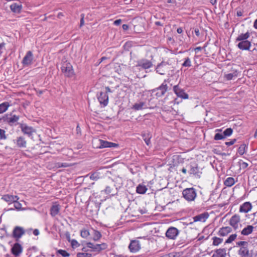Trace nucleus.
Returning <instances> with one entry per match:
<instances>
[{
  "instance_id": "obj_61",
  "label": "nucleus",
  "mask_w": 257,
  "mask_h": 257,
  "mask_svg": "<svg viewBox=\"0 0 257 257\" xmlns=\"http://www.w3.org/2000/svg\"><path fill=\"white\" fill-rule=\"evenodd\" d=\"M5 44L4 43H2L0 44V54L2 53V50L5 47Z\"/></svg>"
},
{
  "instance_id": "obj_64",
  "label": "nucleus",
  "mask_w": 257,
  "mask_h": 257,
  "mask_svg": "<svg viewBox=\"0 0 257 257\" xmlns=\"http://www.w3.org/2000/svg\"><path fill=\"white\" fill-rule=\"evenodd\" d=\"M253 27L255 29H257V19L255 20L254 22Z\"/></svg>"
},
{
  "instance_id": "obj_31",
  "label": "nucleus",
  "mask_w": 257,
  "mask_h": 257,
  "mask_svg": "<svg viewBox=\"0 0 257 257\" xmlns=\"http://www.w3.org/2000/svg\"><path fill=\"white\" fill-rule=\"evenodd\" d=\"M148 188L145 185L139 184L136 188V192L139 194H144L146 192Z\"/></svg>"
},
{
  "instance_id": "obj_56",
  "label": "nucleus",
  "mask_w": 257,
  "mask_h": 257,
  "mask_svg": "<svg viewBox=\"0 0 257 257\" xmlns=\"http://www.w3.org/2000/svg\"><path fill=\"white\" fill-rule=\"evenodd\" d=\"M118 146V145L115 143L110 142L108 148H115Z\"/></svg>"
},
{
  "instance_id": "obj_7",
  "label": "nucleus",
  "mask_w": 257,
  "mask_h": 257,
  "mask_svg": "<svg viewBox=\"0 0 257 257\" xmlns=\"http://www.w3.org/2000/svg\"><path fill=\"white\" fill-rule=\"evenodd\" d=\"M173 90L175 94L177 97L181 98L182 99H188L189 97L188 94H187L184 90L181 88L179 85H176L173 86Z\"/></svg>"
},
{
  "instance_id": "obj_25",
  "label": "nucleus",
  "mask_w": 257,
  "mask_h": 257,
  "mask_svg": "<svg viewBox=\"0 0 257 257\" xmlns=\"http://www.w3.org/2000/svg\"><path fill=\"white\" fill-rule=\"evenodd\" d=\"M232 229L229 226L222 227L219 229L218 234L221 236H225L230 233Z\"/></svg>"
},
{
  "instance_id": "obj_60",
  "label": "nucleus",
  "mask_w": 257,
  "mask_h": 257,
  "mask_svg": "<svg viewBox=\"0 0 257 257\" xmlns=\"http://www.w3.org/2000/svg\"><path fill=\"white\" fill-rule=\"evenodd\" d=\"M33 234L35 235H38L39 234V231L38 229H35L33 231Z\"/></svg>"
},
{
  "instance_id": "obj_17",
  "label": "nucleus",
  "mask_w": 257,
  "mask_h": 257,
  "mask_svg": "<svg viewBox=\"0 0 257 257\" xmlns=\"http://www.w3.org/2000/svg\"><path fill=\"white\" fill-rule=\"evenodd\" d=\"M98 100L101 104H103V106L107 105L108 102V96L106 93L100 92L98 96Z\"/></svg>"
},
{
  "instance_id": "obj_27",
  "label": "nucleus",
  "mask_w": 257,
  "mask_h": 257,
  "mask_svg": "<svg viewBox=\"0 0 257 257\" xmlns=\"http://www.w3.org/2000/svg\"><path fill=\"white\" fill-rule=\"evenodd\" d=\"M17 146L19 148H26L27 146V141L23 137H18L16 140Z\"/></svg>"
},
{
  "instance_id": "obj_11",
  "label": "nucleus",
  "mask_w": 257,
  "mask_h": 257,
  "mask_svg": "<svg viewBox=\"0 0 257 257\" xmlns=\"http://www.w3.org/2000/svg\"><path fill=\"white\" fill-rule=\"evenodd\" d=\"M179 233V231L177 228L170 227L167 229L166 232V236L169 239H175Z\"/></svg>"
},
{
  "instance_id": "obj_24",
  "label": "nucleus",
  "mask_w": 257,
  "mask_h": 257,
  "mask_svg": "<svg viewBox=\"0 0 257 257\" xmlns=\"http://www.w3.org/2000/svg\"><path fill=\"white\" fill-rule=\"evenodd\" d=\"M61 209V206L59 204H54L50 208V214L52 216L54 217L58 215Z\"/></svg>"
},
{
  "instance_id": "obj_51",
  "label": "nucleus",
  "mask_w": 257,
  "mask_h": 257,
  "mask_svg": "<svg viewBox=\"0 0 257 257\" xmlns=\"http://www.w3.org/2000/svg\"><path fill=\"white\" fill-rule=\"evenodd\" d=\"M71 244L72 247H77L80 245L79 243L75 239H72L71 240Z\"/></svg>"
},
{
  "instance_id": "obj_22",
  "label": "nucleus",
  "mask_w": 257,
  "mask_h": 257,
  "mask_svg": "<svg viewBox=\"0 0 257 257\" xmlns=\"http://www.w3.org/2000/svg\"><path fill=\"white\" fill-rule=\"evenodd\" d=\"M252 208V205L249 202H246L240 205L239 208V212L243 213H247Z\"/></svg>"
},
{
  "instance_id": "obj_15",
  "label": "nucleus",
  "mask_w": 257,
  "mask_h": 257,
  "mask_svg": "<svg viewBox=\"0 0 257 257\" xmlns=\"http://www.w3.org/2000/svg\"><path fill=\"white\" fill-rule=\"evenodd\" d=\"M128 248L131 252L135 253L138 252L141 249V245L139 240H131Z\"/></svg>"
},
{
  "instance_id": "obj_43",
  "label": "nucleus",
  "mask_w": 257,
  "mask_h": 257,
  "mask_svg": "<svg viewBox=\"0 0 257 257\" xmlns=\"http://www.w3.org/2000/svg\"><path fill=\"white\" fill-rule=\"evenodd\" d=\"M184 62L182 64V66L189 67L191 66V61L189 58L187 57L184 59Z\"/></svg>"
},
{
  "instance_id": "obj_13",
  "label": "nucleus",
  "mask_w": 257,
  "mask_h": 257,
  "mask_svg": "<svg viewBox=\"0 0 257 257\" xmlns=\"http://www.w3.org/2000/svg\"><path fill=\"white\" fill-rule=\"evenodd\" d=\"M87 247L92 248L93 251L99 252L102 250L105 249L107 245L105 243L94 244L91 242H87Z\"/></svg>"
},
{
  "instance_id": "obj_18",
  "label": "nucleus",
  "mask_w": 257,
  "mask_h": 257,
  "mask_svg": "<svg viewBox=\"0 0 257 257\" xmlns=\"http://www.w3.org/2000/svg\"><path fill=\"white\" fill-rule=\"evenodd\" d=\"M148 108L146 102L144 101H139L135 103L132 107V109L138 111Z\"/></svg>"
},
{
  "instance_id": "obj_19",
  "label": "nucleus",
  "mask_w": 257,
  "mask_h": 257,
  "mask_svg": "<svg viewBox=\"0 0 257 257\" xmlns=\"http://www.w3.org/2000/svg\"><path fill=\"white\" fill-rule=\"evenodd\" d=\"M2 199L9 203H12L16 202V201H18L19 198L17 196L6 194L3 195Z\"/></svg>"
},
{
  "instance_id": "obj_39",
  "label": "nucleus",
  "mask_w": 257,
  "mask_h": 257,
  "mask_svg": "<svg viewBox=\"0 0 257 257\" xmlns=\"http://www.w3.org/2000/svg\"><path fill=\"white\" fill-rule=\"evenodd\" d=\"M237 237L236 234H232L230 235L228 238L225 240V243L228 244L232 242L233 241H234Z\"/></svg>"
},
{
  "instance_id": "obj_49",
  "label": "nucleus",
  "mask_w": 257,
  "mask_h": 257,
  "mask_svg": "<svg viewBox=\"0 0 257 257\" xmlns=\"http://www.w3.org/2000/svg\"><path fill=\"white\" fill-rule=\"evenodd\" d=\"M13 203H14V207L17 210H20L22 209V204L20 202L16 201Z\"/></svg>"
},
{
  "instance_id": "obj_14",
  "label": "nucleus",
  "mask_w": 257,
  "mask_h": 257,
  "mask_svg": "<svg viewBox=\"0 0 257 257\" xmlns=\"http://www.w3.org/2000/svg\"><path fill=\"white\" fill-rule=\"evenodd\" d=\"M25 233V229L22 227L16 226L13 231V237L17 240L19 239Z\"/></svg>"
},
{
  "instance_id": "obj_38",
  "label": "nucleus",
  "mask_w": 257,
  "mask_h": 257,
  "mask_svg": "<svg viewBox=\"0 0 257 257\" xmlns=\"http://www.w3.org/2000/svg\"><path fill=\"white\" fill-rule=\"evenodd\" d=\"M100 178V173L98 172H95L90 175V179L92 180H97Z\"/></svg>"
},
{
  "instance_id": "obj_46",
  "label": "nucleus",
  "mask_w": 257,
  "mask_h": 257,
  "mask_svg": "<svg viewBox=\"0 0 257 257\" xmlns=\"http://www.w3.org/2000/svg\"><path fill=\"white\" fill-rule=\"evenodd\" d=\"M225 138V136H223V133H216L215 135L214 139L215 140H220L224 139Z\"/></svg>"
},
{
  "instance_id": "obj_2",
  "label": "nucleus",
  "mask_w": 257,
  "mask_h": 257,
  "mask_svg": "<svg viewBox=\"0 0 257 257\" xmlns=\"http://www.w3.org/2000/svg\"><path fill=\"white\" fill-rule=\"evenodd\" d=\"M182 196L187 201H193L197 197L196 190L193 187L185 188L182 191Z\"/></svg>"
},
{
  "instance_id": "obj_33",
  "label": "nucleus",
  "mask_w": 257,
  "mask_h": 257,
  "mask_svg": "<svg viewBox=\"0 0 257 257\" xmlns=\"http://www.w3.org/2000/svg\"><path fill=\"white\" fill-rule=\"evenodd\" d=\"M10 106V104L8 102H5L0 104V113H3L6 111Z\"/></svg>"
},
{
  "instance_id": "obj_32",
  "label": "nucleus",
  "mask_w": 257,
  "mask_h": 257,
  "mask_svg": "<svg viewBox=\"0 0 257 257\" xmlns=\"http://www.w3.org/2000/svg\"><path fill=\"white\" fill-rule=\"evenodd\" d=\"M142 137L144 141L147 146H149L151 144L150 139L152 137L150 133L147 132L142 134Z\"/></svg>"
},
{
  "instance_id": "obj_36",
  "label": "nucleus",
  "mask_w": 257,
  "mask_h": 257,
  "mask_svg": "<svg viewBox=\"0 0 257 257\" xmlns=\"http://www.w3.org/2000/svg\"><path fill=\"white\" fill-rule=\"evenodd\" d=\"M247 148V147L246 146V145L244 144H242L238 148L237 152L239 155H242L245 153V150Z\"/></svg>"
},
{
  "instance_id": "obj_50",
  "label": "nucleus",
  "mask_w": 257,
  "mask_h": 257,
  "mask_svg": "<svg viewBox=\"0 0 257 257\" xmlns=\"http://www.w3.org/2000/svg\"><path fill=\"white\" fill-rule=\"evenodd\" d=\"M0 139L3 140H6L7 139L6 132L2 129H0Z\"/></svg>"
},
{
  "instance_id": "obj_34",
  "label": "nucleus",
  "mask_w": 257,
  "mask_h": 257,
  "mask_svg": "<svg viewBox=\"0 0 257 257\" xmlns=\"http://www.w3.org/2000/svg\"><path fill=\"white\" fill-rule=\"evenodd\" d=\"M235 183L234 179L232 177H228L224 182L225 186L227 187H231Z\"/></svg>"
},
{
  "instance_id": "obj_55",
  "label": "nucleus",
  "mask_w": 257,
  "mask_h": 257,
  "mask_svg": "<svg viewBox=\"0 0 257 257\" xmlns=\"http://www.w3.org/2000/svg\"><path fill=\"white\" fill-rule=\"evenodd\" d=\"M240 166L243 169H245L248 167V165L247 163L243 162L241 163Z\"/></svg>"
},
{
  "instance_id": "obj_20",
  "label": "nucleus",
  "mask_w": 257,
  "mask_h": 257,
  "mask_svg": "<svg viewBox=\"0 0 257 257\" xmlns=\"http://www.w3.org/2000/svg\"><path fill=\"white\" fill-rule=\"evenodd\" d=\"M251 46V43L249 41L240 42L237 44L238 48L242 50H249Z\"/></svg>"
},
{
  "instance_id": "obj_52",
  "label": "nucleus",
  "mask_w": 257,
  "mask_h": 257,
  "mask_svg": "<svg viewBox=\"0 0 257 257\" xmlns=\"http://www.w3.org/2000/svg\"><path fill=\"white\" fill-rule=\"evenodd\" d=\"M57 166L59 168H60V167L65 168V167H67L69 166V165L66 163H58Z\"/></svg>"
},
{
  "instance_id": "obj_12",
  "label": "nucleus",
  "mask_w": 257,
  "mask_h": 257,
  "mask_svg": "<svg viewBox=\"0 0 257 257\" xmlns=\"http://www.w3.org/2000/svg\"><path fill=\"white\" fill-rule=\"evenodd\" d=\"M167 80H164L163 83L158 88L154 90L157 91L156 96L157 97H161L163 96L168 90V86L166 84Z\"/></svg>"
},
{
  "instance_id": "obj_41",
  "label": "nucleus",
  "mask_w": 257,
  "mask_h": 257,
  "mask_svg": "<svg viewBox=\"0 0 257 257\" xmlns=\"http://www.w3.org/2000/svg\"><path fill=\"white\" fill-rule=\"evenodd\" d=\"M99 141L100 142V148H108L110 142L101 140H99Z\"/></svg>"
},
{
  "instance_id": "obj_53",
  "label": "nucleus",
  "mask_w": 257,
  "mask_h": 257,
  "mask_svg": "<svg viewBox=\"0 0 257 257\" xmlns=\"http://www.w3.org/2000/svg\"><path fill=\"white\" fill-rule=\"evenodd\" d=\"M81 20H80V27H82L84 24V14H81Z\"/></svg>"
},
{
  "instance_id": "obj_47",
  "label": "nucleus",
  "mask_w": 257,
  "mask_h": 257,
  "mask_svg": "<svg viewBox=\"0 0 257 257\" xmlns=\"http://www.w3.org/2000/svg\"><path fill=\"white\" fill-rule=\"evenodd\" d=\"M77 257H91V254L86 252H79L77 254Z\"/></svg>"
},
{
  "instance_id": "obj_58",
  "label": "nucleus",
  "mask_w": 257,
  "mask_h": 257,
  "mask_svg": "<svg viewBox=\"0 0 257 257\" xmlns=\"http://www.w3.org/2000/svg\"><path fill=\"white\" fill-rule=\"evenodd\" d=\"M122 28L123 30L126 31L128 29V26L126 24H123L122 26Z\"/></svg>"
},
{
  "instance_id": "obj_28",
  "label": "nucleus",
  "mask_w": 257,
  "mask_h": 257,
  "mask_svg": "<svg viewBox=\"0 0 257 257\" xmlns=\"http://www.w3.org/2000/svg\"><path fill=\"white\" fill-rule=\"evenodd\" d=\"M250 37V33L247 32L245 33H241L239 34L236 39V41L243 42L247 41V39Z\"/></svg>"
},
{
  "instance_id": "obj_30",
  "label": "nucleus",
  "mask_w": 257,
  "mask_h": 257,
  "mask_svg": "<svg viewBox=\"0 0 257 257\" xmlns=\"http://www.w3.org/2000/svg\"><path fill=\"white\" fill-rule=\"evenodd\" d=\"M253 229L254 227L253 226L247 225L242 229L241 233L243 235H248L252 232Z\"/></svg>"
},
{
  "instance_id": "obj_62",
  "label": "nucleus",
  "mask_w": 257,
  "mask_h": 257,
  "mask_svg": "<svg viewBox=\"0 0 257 257\" xmlns=\"http://www.w3.org/2000/svg\"><path fill=\"white\" fill-rule=\"evenodd\" d=\"M105 89L106 90V92L105 93H106V94L107 92H112V91L110 90V89L109 87L106 86V87H105Z\"/></svg>"
},
{
  "instance_id": "obj_44",
  "label": "nucleus",
  "mask_w": 257,
  "mask_h": 257,
  "mask_svg": "<svg viewBox=\"0 0 257 257\" xmlns=\"http://www.w3.org/2000/svg\"><path fill=\"white\" fill-rule=\"evenodd\" d=\"M80 235L82 237L86 238L90 235V233L87 229H82L81 231Z\"/></svg>"
},
{
  "instance_id": "obj_57",
  "label": "nucleus",
  "mask_w": 257,
  "mask_h": 257,
  "mask_svg": "<svg viewBox=\"0 0 257 257\" xmlns=\"http://www.w3.org/2000/svg\"><path fill=\"white\" fill-rule=\"evenodd\" d=\"M121 20L120 19L116 20L114 22V24L116 26H118L120 24Z\"/></svg>"
},
{
  "instance_id": "obj_8",
  "label": "nucleus",
  "mask_w": 257,
  "mask_h": 257,
  "mask_svg": "<svg viewBox=\"0 0 257 257\" xmlns=\"http://www.w3.org/2000/svg\"><path fill=\"white\" fill-rule=\"evenodd\" d=\"M19 127L23 133L25 135H28L29 137L31 136L35 132V129L33 127L28 126L26 123H20Z\"/></svg>"
},
{
  "instance_id": "obj_29",
  "label": "nucleus",
  "mask_w": 257,
  "mask_h": 257,
  "mask_svg": "<svg viewBox=\"0 0 257 257\" xmlns=\"http://www.w3.org/2000/svg\"><path fill=\"white\" fill-rule=\"evenodd\" d=\"M22 8V5L17 3H14L10 6V9L12 10V11L16 13H20Z\"/></svg>"
},
{
  "instance_id": "obj_23",
  "label": "nucleus",
  "mask_w": 257,
  "mask_h": 257,
  "mask_svg": "<svg viewBox=\"0 0 257 257\" xmlns=\"http://www.w3.org/2000/svg\"><path fill=\"white\" fill-rule=\"evenodd\" d=\"M22 251V247L18 243H15L12 248V252L16 256H19Z\"/></svg>"
},
{
  "instance_id": "obj_3",
  "label": "nucleus",
  "mask_w": 257,
  "mask_h": 257,
  "mask_svg": "<svg viewBox=\"0 0 257 257\" xmlns=\"http://www.w3.org/2000/svg\"><path fill=\"white\" fill-rule=\"evenodd\" d=\"M153 59L154 57L153 55L150 56V59L145 58L140 59L137 61L136 67H140L144 70L152 68L153 66Z\"/></svg>"
},
{
  "instance_id": "obj_59",
  "label": "nucleus",
  "mask_w": 257,
  "mask_h": 257,
  "mask_svg": "<svg viewBox=\"0 0 257 257\" xmlns=\"http://www.w3.org/2000/svg\"><path fill=\"white\" fill-rule=\"evenodd\" d=\"M194 32L197 36L199 37L200 36V32H199V30L198 29H197V28L195 29L194 30Z\"/></svg>"
},
{
  "instance_id": "obj_48",
  "label": "nucleus",
  "mask_w": 257,
  "mask_h": 257,
  "mask_svg": "<svg viewBox=\"0 0 257 257\" xmlns=\"http://www.w3.org/2000/svg\"><path fill=\"white\" fill-rule=\"evenodd\" d=\"M112 189H111L110 186H106L105 189L104 190V192H105V193L106 194H110L111 195H114V194H113L112 192Z\"/></svg>"
},
{
  "instance_id": "obj_45",
  "label": "nucleus",
  "mask_w": 257,
  "mask_h": 257,
  "mask_svg": "<svg viewBox=\"0 0 257 257\" xmlns=\"http://www.w3.org/2000/svg\"><path fill=\"white\" fill-rule=\"evenodd\" d=\"M232 129L231 128H227L223 132V136L225 137H229L232 134Z\"/></svg>"
},
{
  "instance_id": "obj_4",
  "label": "nucleus",
  "mask_w": 257,
  "mask_h": 257,
  "mask_svg": "<svg viewBox=\"0 0 257 257\" xmlns=\"http://www.w3.org/2000/svg\"><path fill=\"white\" fill-rule=\"evenodd\" d=\"M170 66V64L168 62L163 61L157 65L155 70L157 73L164 75L169 72Z\"/></svg>"
},
{
  "instance_id": "obj_10",
  "label": "nucleus",
  "mask_w": 257,
  "mask_h": 257,
  "mask_svg": "<svg viewBox=\"0 0 257 257\" xmlns=\"http://www.w3.org/2000/svg\"><path fill=\"white\" fill-rule=\"evenodd\" d=\"M33 54L32 51H29L22 60V64L24 67L29 66L33 63Z\"/></svg>"
},
{
  "instance_id": "obj_9",
  "label": "nucleus",
  "mask_w": 257,
  "mask_h": 257,
  "mask_svg": "<svg viewBox=\"0 0 257 257\" xmlns=\"http://www.w3.org/2000/svg\"><path fill=\"white\" fill-rule=\"evenodd\" d=\"M188 167L189 169L188 173L190 175H193L199 178L200 177L201 173L199 171L197 164L195 163H191L188 166Z\"/></svg>"
},
{
  "instance_id": "obj_5",
  "label": "nucleus",
  "mask_w": 257,
  "mask_h": 257,
  "mask_svg": "<svg viewBox=\"0 0 257 257\" xmlns=\"http://www.w3.org/2000/svg\"><path fill=\"white\" fill-rule=\"evenodd\" d=\"M4 121L8 123L10 126H16L17 124H19L20 123L18 122L20 119V116L16 114L11 113L7 114L5 117H4Z\"/></svg>"
},
{
  "instance_id": "obj_6",
  "label": "nucleus",
  "mask_w": 257,
  "mask_h": 257,
  "mask_svg": "<svg viewBox=\"0 0 257 257\" xmlns=\"http://www.w3.org/2000/svg\"><path fill=\"white\" fill-rule=\"evenodd\" d=\"M61 70L67 77H72L74 75L73 67L70 63L64 62L61 67Z\"/></svg>"
},
{
  "instance_id": "obj_21",
  "label": "nucleus",
  "mask_w": 257,
  "mask_h": 257,
  "mask_svg": "<svg viewBox=\"0 0 257 257\" xmlns=\"http://www.w3.org/2000/svg\"><path fill=\"white\" fill-rule=\"evenodd\" d=\"M226 249L223 248L215 250L211 257H226Z\"/></svg>"
},
{
  "instance_id": "obj_37",
  "label": "nucleus",
  "mask_w": 257,
  "mask_h": 257,
  "mask_svg": "<svg viewBox=\"0 0 257 257\" xmlns=\"http://www.w3.org/2000/svg\"><path fill=\"white\" fill-rule=\"evenodd\" d=\"M101 237V234L97 230H93V239L94 241H98Z\"/></svg>"
},
{
  "instance_id": "obj_42",
  "label": "nucleus",
  "mask_w": 257,
  "mask_h": 257,
  "mask_svg": "<svg viewBox=\"0 0 257 257\" xmlns=\"http://www.w3.org/2000/svg\"><path fill=\"white\" fill-rule=\"evenodd\" d=\"M57 253L61 254L63 257H68L70 256V253L67 252L66 250L63 249H59L57 251Z\"/></svg>"
},
{
  "instance_id": "obj_40",
  "label": "nucleus",
  "mask_w": 257,
  "mask_h": 257,
  "mask_svg": "<svg viewBox=\"0 0 257 257\" xmlns=\"http://www.w3.org/2000/svg\"><path fill=\"white\" fill-rule=\"evenodd\" d=\"M236 77H237V72L236 71H235L233 73H228V74L225 75V78L228 80H231V79H233V78Z\"/></svg>"
},
{
  "instance_id": "obj_1",
  "label": "nucleus",
  "mask_w": 257,
  "mask_h": 257,
  "mask_svg": "<svg viewBox=\"0 0 257 257\" xmlns=\"http://www.w3.org/2000/svg\"><path fill=\"white\" fill-rule=\"evenodd\" d=\"M236 245L239 246L238 254L241 257H252V253L249 250L251 247L250 244L247 241H240L236 243Z\"/></svg>"
},
{
  "instance_id": "obj_54",
  "label": "nucleus",
  "mask_w": 257,
  "mask_h": 257,
  "mask_svg": "<svg viewBox=\"0 0 257 257\" xmlns=\"http://www.w3.org/2000/svg\"><path fill=\"white\" fill-rule=\"evenodd\" d=\"M235 142H236V139H233V140H231V141L226 142L225 143V145L226 146H231V145H232L233 144H234Z\"/></svg>"
},
{
  "instance_id": "obj_63",
  "label": "nucleus",
  "mask_w": 257,
  "mask_h": 257,
  "mask_svg": "<svg viewBox=\"0 0 257 257\" xmlns=\"http://www.w3.org/2000/svg\"><path fill=\"white\" fill-rule=\"evenodd\" d=\"M202 50V48L201 47H198L195 48L194 50L195 52H198Z\"/></svg>"
},
{
  "instance_id": "obj_35",
  "label": "nucleus",
  "mask_w": 257,
  "mask_h": 257,
  "mask_svg": "<svg viewBox=\"0 0 257 257\" xmlns=\"http://www.w3.org/2000/svg\"><path fill=\"white\" fill-rule=\"evenodd\" d=\"M212 245L218 246L223 242V238H219L216 236L212 237Z\"/></svg>"
},
{
  "instance_id": "obj_26",
  "label": "nucleus",
  "mask_w": 257,
  "mask_h": 257,
  "mask_svg": "<svg viewBox=\"0 0 257 257\" xmlns=\"http://www.w3.org/2000/svg\"><path fill=\"white\" fill-rule=\"evenodd\" d=\"M208 216L209 215L208 213H201L193 217L194 221L205 222L208 218Z\"/></svg>"
},
{
  "instance_id": "obj_16",
  "label": "nucleus",
  "mask_w": 257,
  "mask_h": 257,
  "mask_svg": "<svg viewBox=\"0 0 257 257\" xmlns=\"http://www.w3.org/2000/svg\"><path fill=\"white\" fill-rule=\"evenodd\" d=\"M240 220V216L238 215L235 214L231 217L229 220V224L235 230H236L238 228Z\"/></svg>"
}]
</instances>
